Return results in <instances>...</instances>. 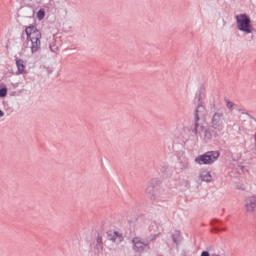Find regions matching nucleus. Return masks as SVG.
I'll use <instances>...</instances> for the list:
<instances>
[{
	"label": "nucleus",
	"mask_w": 256,
	"mask_h": 256,
	"mask_svg": "<svg viewBox=\"0 0 256 256\" xmlns=\"http://www.w3.org/2000/svg\"><path fill=\"white\" fill-rule=\"evenodd\" d=\"M50 50L52 53H57V51H59V47H57L55 44H50Z\"/></svg>",
	"instance_id": "2eb2a0df"
},
{
	"label": "nucleus",
	"mask_w": 256,
	"mask_h": 256,
	"mask_svg": "<svg viewBox=\"0 0 256 256\" xmlns=\"http://www.w3.org/2000/svg\"><path fill=\"white\" fill-rule=\"evenodd\" d=\"M201 256H210V254H209L207 251H203V252L201 253Z\"/></svg>",
	"instance_id": "aec40b11"
},
{
	"label": "nucleus",
	"mask_w": 256,
	"mask_h": 256,
	"mask_svg": "<svg viewBox=\"0 0 256 256\" xmlns=\"http://www.w3.org/2000/svg\"><path fill=\"white\" fill-rule=\"evenodd\" d=\"M241 169H242L243 173H245V171H248V169L245 166H242Z\"/></svg>",
	"instance_id": "5701e85b"
},
{
	"label": "nucleus",
	"mask_w": 256,
	"mask_h": 256,
	"mask_svg": "<svg viewBox=\"0 0 256 256\" xmlns=\"http://www.w3.org/2000/svg\"><path fill=\"white\" fill-rule=\"evenodd\" d=\"M227 108L233 109V102H227Z\"/></svg>",
	"instance_id": "6ab92c4d"
},
{
	"label": "nucleus",
	"mask_w": 256,
	"mask_h": 256,
	"mask_svg": "<svg viewBox=\"0 0 256 256\" xmlns=\"http://www.w3.org/2000/svg\"><path fill=\"white\" fill-rule=\"evenodd\" d=\"M235 20H236V27L238 31H241V33H244L245 35H251V33L255 31V28L251 23V17H249V15L238 14L235 16Z\"/></svg>",
	"instance_id": "f03ea898"
},
{
	"label": "nucleus",
	"mask_w": 256,
	"mask_h": 256,
	"mask_svg": "<svg viewBox=\"0 0 256 256\" xmlns=\"http://www.w3.org/2000/svg\"><path fill=\"white\" fill-rule=\"evenodd\" d=\"M244 207L247 213H253L256 209V196L246 198Z\"/></svg>",
	"instance_id": "0eeeda50"
},
{
	"label": "nucleus",
	"mask_w": 256,
	"mask_h": 256,
	"mask_svg": "<svg viewBox=\"0 0 256 256\" xmlns=\"http://www.w3.org/2000/svg\"><path fill=\"white\" fill-rule=\"evenodd\" d=\"M101 243H103V239H101V237H98L97 238V244H101Z\"/></svg>",
	"instance_id": "412c9836"
},
{
	"label": "nucleus",
	"mask_w": 256,
	"mask_h": 256,
	"mask_svg": "<svg viewBox=\"0 0 256 256\" xmlns=\"http://www.w3.org/2000/svg\"><path fill=\"white\" fill-rule=\"evenodd\" d=\"M96 249H98L99 251H103V243L96 244Z\"/></svg>",
	"instance_id": "f3484780"
},
{
	"label": "nucleus",
	"mask_w": 256,
	"mask_h": 256,
	"mask_svg": "<svg viewBox=\"0 0 256 256\" xmlns=\"http://www.w3.org/2000/svg\"><path fill=\"white\" fill-rule=\"evenodd\" d=\"M155 239H157V234L150 235V238H149L150 241H155Z\"/></svg>",
	"instance_id": "a211bd4d"
},
{
	"label": "nucleus",
	"mask_w": 256,
	"mask_h": 256,
	"mask_svg": "<svg viewBox=\"0 0 256 256\" xmlns=\"http://www.w3.org/2000/svg\"><path fill=\"white\" fill-rule=\"evenodd\" d=\"M153 227H156V225L155 224H153L152 225V227L151 228H149L150 229V231H153L154 230V228Z\"/></svg>",
	"instance_id": "b1692460"
},
{
	"label": "nucleus",
	"mask_w": 256,
	"mask_h": 256,
	"mask_svg": "<svg viewBox=\"0 0 256 256\" xmlns=\"http://www.w3.org/2000/svg\"><path fill=\"white\" fill-rule=\"evenodd\" d=\"M108 237L110 241L116 243L117 245H119V243H122L123 241V234L119 232H112L111 234L108 235Z\"/></svg>",
	"instance_id": "9d476101"
},
{
	"label": "nucleus",
	"mask_w": 256,
	"mask_h": 256,
	"mask_svg": "<svg viewBox=\"0 0 256 256\" xmlns=\"http://www.w3.org/2000/svg\"><path fill=\"white\" fill-rule=\"evenodd\" d=\"M37 19H39V21H43V19H45V10L40 9L37 12Z\"/></svg>",
	"instance_id": "f8f14e48"
},
{
	"label": "nucleus",
	"mask_w": 256,
	"mask_h": 256,
	"mask_svg": "<svg viewBox=\"0 0 256 256\" xmlns=\"http://www.w3.org/2000/svg\"><path fill=\"white\" fill-rule=\"evenodd\" d=\"M134 251H143L149 243H145L141 238L135 237L132 239Z\"/></svg>",
	"instance_id": "6e6552de"
},
{
	"label": "nucleus",
	"mask_w": 256,
	"mask_h": 256,
	"mask_svg": "<svg viewBox=\"0 0 256 256\" xmlns=\"http://www.w3.org/2000/svg\"><path fill=\"white\" fill-rule=\"evenodd\" d=\"M25 33L31 54L35 55V53H39L41 50V30L37 29L35 25H30L25 28Z\"/></svg>",
	"instance_id": "f257e3e1"
},
{
	"label": "nucleus",
	"mask_w": 256,
	"mask_h": 256,
	"mask_svg": "<svg viewBox=\"0 0 256 256\" xmlns=\"http://www.w3.org/2000/svg\"><path fill=\"white\" fill-rule=\"evenodd\" d=\"M225 121V118L221 113H215L212 117L211 126L214 128L215 131H222L225 126L223 125V122Z\"/></svg>",
	"instance_id": "39448f33"
},
{
	"label": "nucleus",
	"mask_w": 256,
	"mask_h": 256,
	"mask_svg": "<svg viewBox=\"0 0 256 256\" xmlns=\"http://www.w3.org/2000/svg\"><path fill=\"white\" fill-rule=\"evenodd\" d=\"M205 115H207V109H205V106H203V104H198L194 117V125H201L199 121H201V119H203Z\"/></svg>",
	"instance_id": "423d86ee"
},
{
	"label": "nucleus",
	"mask_w": 256,
	"mask_h": 256,
	"mask_svg": "<svg viewBox=\"0 0 256 256\" xmlns=\"http://www.w3.org/2000/svg\"><path fill=\"white\" fill-rule=\"evenodd\" d=\"M0 117H5V112H3L2 110H0Z\"/></svg>",
	"instance_id": "4be33fe9"
},
{
	"label": "nucleus",
	"mask_w": 256,
	"mask_h": 256,
	"mask_svg": "<svg viewBox=\"0 0 256 256\" xmlns=\"http://www.w3.org/2000/svg\"><path fill=\"white\" fill-rule=\"evenodd\" d=\"M199 179L200 181L211 183V181L213 180V176H211V172H209V170L202 169L199 173Z\"/></svg>",
	"instance_id": "1a4fd4ad"
},
{
	"label": "nucleus",
	"mask_w": 256,
	"mask_h": 256,
	"mask_svg": "<svg viewBox=\"0 0 256 256\" xmlns=\"http://www.w3.org/2000/svg\"><path fill=\"white\" fill-rule=\"evenodd\" d=\"M153 191H155V186L153 184H149L146 188V193H149L151 195Z\"/></svg>",
	"instance_id": "4468645a"
},
{
	"label": "nucleus",
	"mask_w": 256,
	"mask_h": 256,
	"mask_svg": "<svg viewBox=\"0 0 256 256\" xmlns=\"http://www.w3.org/2000/svg\"><path fill=\"white\" fill-rule=\"evenodd\" d=\"M16 66L18 73L23 75V73H25V62L22 59H16Z\"/></svg>",
	"instance_id": "9b49d317"
},
{
	"label": "nucleus",
	"mask_w": 256,
	"mask_h": 256,
	"mask_svg": "<svg viewBox=\"0 0 256 256\" xmlns=\"http://www.w3.org/2000/svg\"><path fill=\"white\" fill-rule=\"evenodd\" d=\"M0 97H7V88H1L0 89Z\"/></svg>",
	"instance_id": "dca6fc26"
},
{
	"label": "nucleus",
	"mask_w": 256,
	"mask_h": 256,
	"mask_svg": "<svg viewBox=\"0 0 256 256\" xmlns=\"http://www.w3.org/2000/svg\"><path fill=\"white\" fill-rule=\"evenodd\" d=\"M219 159V152L217 151H209L203 155H199L195 158V163L198 165H211L215 163Z\"/></svg>",
	"instance_id": "20e7f679"
},
{
	"label": "nucleus",
	"mask_w": 256,
	"mask_h": 256,
	"mask_svg": "<svg viewBox=\"0 0 256 256\" xmlns=\"http://www.w3.org/2000/svg\"><path fill=\"white\" fill-rule=\"evenodd\" d=\"M192 133L195 135L196 139L200 138L204 143H209V141L213 139V134H211L210 130L201 124H194Z\"/></svg>",
	"instance_id": "7ed1b4c3"
},
{
	"label": "nucleus",
	"mask_w": 256,
	"mask_h": 256,
	"mask_svg": "<svg viewBox=\"0 0 256 256\" xmlns=\"http://www.w3.org/2000/svg\"><path fill=\"white\" fill-rule=\"evenodd\" d=\"M180 168L181 169H189V160H184L183 162H181Z\"/></svg>",
	"instance_id": "ddd939ff"
}]
</instances>
